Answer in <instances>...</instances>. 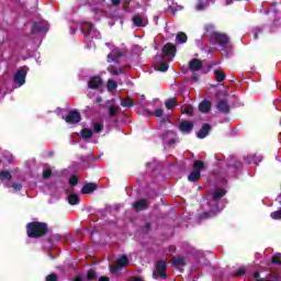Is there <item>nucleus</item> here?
<instances>
[{
	"label": "nucleus",
	"instance_id": "obj_34",
	"mask_svg": "<svg viewBox=\"0 0 281 281\" xmlns=\"http://www.w3.org/2000/svg\"><path fill=\"white\" fill-rule=\"evenodd\" d=\"M117 111H119V108L115 105H112V106H110L109 113L113 117V115H115V113H117Z\"/></svg>",
	"mask_w": 281,
	"mask_h": 281
},
{
	"label": "nucleus",
	"instance_id": "obj_35",
	"mask_svg": "<svg viewBox=\"0 0 281 281\" xmlns=\"http://www.w3.org/2000/svg\"><path fill=\"white\" fill-rule=\"evenodd\" d=\"M95 278V271L89 270L87 274V280H93Z\"/></svg>",
	"mask_w": 281,
	"mask_h": 281
},
{
	"label": "nucleus",
	"instance_id": "obj_40",
	"mask_svg": "<svg viewBox=\"0 0 281 281\" xmlns=\"http://www.w3.org/2000/svg\"><path fill=\"white\" fill-rule=\"evenodd\" d=\"M50 175H52V170H49V169H46V170H44V172H43L44 179H47L48 177H50Z\"/></svg>",
	"mask_w": 281,
	"mask_h": 281
},
{
	"label": "nucleus",
	"instance_id": "obj_1",
	"mask_svg": "<svg viewBox=\"0 0 281 281\" xmlns=\"http://www.w3.org/2000/svg\"><path fill=\"white\" fill-rule=\"evenodd\" d=\"M205 36H207L211 43H216L217 45H227L229 43V37L223 33L214 31V26L206 25Z\"/></svg>",
	"mask_w": 281,
	"mask_h": 281
},
{
	"label": "nucleus",
	"instance_id": "obj_50",
	"mask_svg": "<svg viewBox=\"0 0 281 281\" xmlns=\"http://www.w3.org/2000/svg\"><path fill=\"white\" fill-rule=\"evenodd\" d=\"M97 102H102V99H97Z\"/></svg>",
	"mask_w": 281,
	"mask_h": 281
},
{
	"label": "nucleus",
	"instance_id": "obj_31",
	"mask_svg": "<svg viewBox=\"0 0 281 281\" xmlns=\"http://www.w3.org/2000/svg\"><path fill=\"white\" fill-rule=\"evenodd\" d=\"M272 265H281V254H277L271 259Z\"/></svg>",
	"mask_w": 281,
	"mask_h": 281
},
{
	"label": "nucleus",
	"instance_id": "obj_42",
	"mask_svg": "<svg viewBox=\"0 0 281 281\" xmlns=\"http://www.w3.org/2000/svg\"><path fill=\"white\" fill-rule=\"evenodd\" d=\"M12 188H13V190H15V192H19V190H21L22 186L19 183H13Z\"/></svg>",
	"mask_w": 281,
	"mask_h": 281
},
{
	"label": "nucleus",
	"instance_id": "obj_10",
	"mask_svg": "<svg viewBox=\"0 0 281 281\" xmlns=\"http://www.w3.org/2000/svg\"><path fill=\"white\" fill-rule=\"evenodd\" d=\"M162 52L165 56H172V58H175V54H177V47H175L173 44L168 43L164 46Z\"/></svg>",
	"mask_w": 281,
	"mask_h": 281
},
{
	"label": "nucleus",
	"instance_id": "obj_25",
	"mask_svg": "<svg viewBox=\"0 0 281 281\" xmlns=\"http://www.w3.org/2000/svg\"><path fill=\"white\" fill-rule=\"evenodd\" d=\"M10 179H12V175H10V171H1L0 172L1 181H10Z\"/></svg>",
	"mask_w": 281,
	"mask_h": 281
},
{
	"label": "nucleus",
	"instance_id": "obj_48",
	"mask_svg": "<svg viewBox=\"0 0 281 281\" xmlns=\"http://www.w3.org/2000/svg\"><path fill=\"white\" fill-rule=\"evenodd\" d=\"M232 3V0H226V5H229Z\"/></svg>",
	"mask_w": 281,
	"mask_h": 281
},
{
	"label": "nucleus",
	"instance_id": "obj_13",
	"mask_svg": "<svg viewBox=\"0 0 281 281\" xmlns=\"http://www.w3.org/2000/svg\"><path fill=\"white\" fill-rule=\"evenodd\" d=\"M133 207L136 212H142V210H146L148 207V201L139 200L133 204Z\"/></svg>",
	"mask_w": 281,
	"mask_h": 281
},
{
	"label": "nucleus",
	"instance_id": "obj_45",
	"mask_svg": "<svg viewBox=\"0 0 281 281\" xmlns=\"http://www.w3.org/2000/svg\"><path fill=\"white\" fill-rule=\"evenodd\" d=\"M112 5H120L121 1L120 0H111Z\"/></svg>",
	"mask_w": 281,
	"mask_h": 281
},
{
	"label": "nucleus",
	"instance_id": "obj_44",
	"mask_svg": "<svg viewBox=\"0 0 281 281\" xmlns=\"http://www.w3.org/2000/svg\"><path fill=\"white\" fill-rule=\"evenodd\" d=\"M245 273V268H241L236 272V276H243Z\"/></svg>",
	"mask_w": 281,
	"mask_h": 281
},
{
	"label": "nucleus",
	"instance_id": "obj_6",
	"mask_svg": "<svg viewBox=\"0 0 281 281\" xmlns=\"http://www.w3.org/2000/svg\"><path fill=\"white\" fill-rule=\"evenodd\" d=\"M136 27H146L148 25V18L142 14H136L132 19Z\"/></svg>",
	"mask_w": 281,
	"mask_h": 281
},
{
	"label": "nucleus",
	"instance_id": "obj_41",
	"mask_svg": "<svg viewBox=\"0 0 281 281\" xmlns=\"http://www.w3.org/2000/svg\"><path fill=\"white\" fill-rule=\"evenodd\" d=\"M161 115H164V110L158 109V110L155 111V116L156 117H161Z\"/></svg>",
	"mask_w": 281,
	"mask_h": 281
},
{
	"label": "nucleus",
	"instance_id": "obj_20",
	"mask_svg": "<svg viewBox=\"0 0 281 281\" xmlns=\"http://www.w3.org/2000/svg\"><path fill=\"white\" fill-rule=\"evenodd\" d=\"M214 76L217 82H223V80H225V72L223 70H215Z\"/></svg>",
	"mask_w": 281,
	"mask_h": 281
},
{
	"label": "nucleus",
	"instance_id": "obj_37",
	"mask_svg": "<svg viewBox=\"0 0 281 281\" xmlns=\"http://www.w3.org/2000/svg\"><path fill=\"white\" fill-rule=\"evenodd\" d=\"M177 10H183V7H181V5H175V4H172V5L170 7V11L172 12V14H175V12H176Z\"/></svg>",
	"mask_w": 281,
	"mask_h": 281
},
{
	"label": "nucleus",
	"instance_id": "obj_17",
	"mask_svg": "<svg viewBox=\"0 0 281 281\" xmlns=\"http://www.w3.org/2000/svg\"><path fill=\"white\" fill-rule=\"evenodd\" d=\"M210 133V125L205 124L202 126V128L198 132V137L200 139H204V137H207V134Z\"/></svg>",
	"mask_w": 281,
	"mask_h": 281
},
{
	"label": "nucleus",
	"instance_id": "obj_18",
	"mask_svg": "<svg viewBox=\"0 0 281 281\" xmlns=\"http://www.w3.org/2000/svg\"><path fill=\"white\" fill-rule=\"evenodd\" d=\"M217 109L222 113H227L229 111V105L227 104V101H220L217 103Z\"/></svg>",
	"mask_w": 281,
	"mask_h": 281
},
{
	"label": "nucleus",
	"instance_id": "obj_5",
	"mask_svg": "<svg viewBox=\"0 0 281 281\" xmlns=\"http://www.w3.org/2000/svg\"><path fill=\"white\" fill-rule=\"evenodd\" d=\"M166 262L165 261H158L156 265V271L153 273V278H161L162 280H166Z\"/></svg>",
	"mask_w": 281,
	"mask_h": 281
},
{
	"label": "nucleus",
	"instance_id": "obj_11",
	"mask_svg": "<svg viewBox=\"0 0 281 281\" xmlns=\"http://www.w3.org/2000/svg\"><path fill=\"white\" fill-rule=\"evenodd\" d=\"M88 87L90 89H100L102 87V79L99 76L92 77L88 82Z\"/></svg>",
	"mask_w": 281,
	"mask_h": 281
},
{
	"label": "nucleus",
	"instance_id": "obj_53",
	"mask_svg": "<svg viewBox=\"0 0 281 281\" xmlns=\"http://www.w3.org/2000/svg\"><path fill=\"white\" fill-rule=\"evenodd\" d=\"M173 143V140H170V144H172Z\"/></svg>",
	"mask_w": 281,
	"mask_h": 281
},
{
	"label": "nucleus",
	"instance_id": "obj_16",
	"mask_svg": "<svg viewBox=\"0 0 281 281\" xmlns=\"http://www.w3.org/2000/svg\"><path fill=\"white\" fill-rule=\"evenodd\" d=\"M189 67H190L191 71H199V69H201V67H203V64L199 59H192L189 63Z\"/></svg>",
	"mask_w": 281,
	"mask_h": 281
},
{
	"label": "nucleus",
	"instance_id": "obj_12",
	"mask_svg": "<svg viewBox=\"0 0 281 281\" xmlns=\"http://www.w3.org/2000/svg\"><path fill=\"white\" fill-rule=\"evenodd\" d=\"M212 109V103L209 100H204L199 104V111L201 113H210Z\"/></svg>",
	"mask_w": 281,
	"mask_h": 281
},
{
	"label": "nucleus",
	"instance_id": "obj_26",
	"mask_svg": "<svg viewBox=\"0 0 281 281\" xmlns=\"http://www.w3.org/2000/svg\"><path fill=\"white\" fill-rule=\"evenodd\" d=\"M155 69H157V71H168V64L158 63L155 65Z\"/></svg>",
	"mask_w": 281,
	"mask_h": 281
},
{
	"label": "nucleus",
	"instance_id": "obj_49",
	"mask_svg": "<svg viewBox=\"0 0 281 281\" xmlns=\"http://www.w3.org/2000/svg\"><path fill=\"white\" fill-rule=\"evenodd\" d=\"M134 281H142V279L136 277V278H134Z\"/></svg>",
	"mask_w": 281,
	"mask_h": 281
},
{
	"label": "nucleus",
	"instance_id": "obj_30",
	"mask_svg": "<svg viewBox=\"0 0 281 281\" xmlns=\"http://www.w3.org/2000/svg\"><path fill=\"white\" fill-rule=\"evenodd\" d=\"M134 102L133 99H125V100H121V106H133Z\"/></svg>",
	"mask_w": 281,
	"mask_h": 281
},
{
	"label": "nucleus",
	"instance_id": "obj_3",
	"mask_svg": "<svg viewBox=\"0 0 281 281\" xmlns=\"http://www.w3.org/2000/svg\"><path fill=\"white\" fill-rule=\"evenodd\" d=\"M127 265H130L128 258L126 256H122L113 266H110V271L113 276H117L122 269L126 268Z\"/></svg>",
	"mask_w": 281,
	"mask_h": 281
},
{
	"label": "nucleus",
	"instance_id": "obj_23",
	"mask_svg": "<svg viewBox=\"0 0 281 281\" xmlns=\"http://www.w3.org/2000/svg\"><path fill=\"white\" fill-rule=\"evenodd\" d=\"M108 71L112 74V76H120V74H123L122 69H117L115 66H109Z\"/></svg>",
	"mask_w": 281,
	"mask_h": 281
},
{
	"label": "nucleus",
	"instance_id": "obj_9",
	"mask_svg": "<svg viewBox=\"0 0 281 281\" xmlns=\"http://www.w3.org/2000/svg\"><path fill=\"white\" fill-rule=\"evenodd\" d=\"M122 58V52L120 49L114 48L109 55H108V63H117Z\"/></svg>",
	"mask_w": 281,
	"mask_h": 281
},
{
	"label": "nucleus",
	"instance_id": "obj_19",
	"mask_svg": "<svg viewBox=\"0 0 281 281\" xmlns=\"http://www.w3.org/2000/svg\"><path fill=\"white\" fill-rule=\"evenodd\" d=\"M68 203L70 205H78V203H80V198L78 195H76V194H70L68 196Z\"/></svg>",
	"mask_w": 281,
	"mask_h": 281
},
{
	"label": "nucleus",
	"instance_id": "obj_51",
	"mask_svg": "<svg viewBox=\"0 0 281 281\" xmlns=\"http://www.w3.org/2000/svg\"><path fill=\"white\" fill-rule=\"evenodd\" d=\"M277 281H281V278L277 279Z\"/></svg>",
	"mask_w": 281,
	"mask_h": 281
},
{
	"label": "nucleus",
	"instance_id": "obj_33",
	"mask_svg": "<svg viewBox=\"0 0 281 281\" xmlns=\"http://www.w3.org/2000/svg\"><path fill=\"white\" fill-rule=\"evenodd\" d=\"M173 262H175L176 265H181V266H183V265H186V259H183V258H181V257H178V258H175V259H173Z\"/></svg>",
	"mask_w": 281,
	"mask_h": 281
},
{
	"label": "nucleus",
	"instance_id": "obj_43",
	"mask_svg": "<svg viewBox=\"0 0 281 281\" xmlns=\"http://www.w3.org/2000/svg\"><path fill=\"white\" fill-rule=\"evenodd\" d=\"M41 32V24L36 23L33 27V32Z\"/></svg>",
	"mask_w": 281,
	"mask_h": 281
},
{
	"label": "nucleus",
	"instance_id": "obj_22",
	"mask_svg": "<svg viewBox=\"0 0 281 281\" xmlns=\"http://www.w3.org/2000/svg\"><path fill=\"white\" fill-rule=\"evenodd\" d=\"M176 41H177V43H187L188 35H186V33H183V32H180L177 34Z\"/></svg>",
	"mask_w": 281,
	"mask_h": 281
},
{
	"label": "nucleus",
	"instance_id": "obj_29",
	"mask_svg": "<svg viewBox=\"0 0 281 281\" xmlns=\"http://www.w3.org/2000/svg\"><path fill=\"white\" fill-rule=\"evenodd\" d=\"M93 135V132H91V130H83L81 132V137H83V139H89L91 138Z\"/></svg>",
	"mask_w": 281,
	"mask_h": 281
},
{
	"label": "nucleus",
	"instance_id": "obj_7",
	"mask_svg": "<svg viewBox=\"0 0 281 281\" xmlns=\"http://www.w3.org/2000/svg\"><path fill=\"white\" fill-rule=\"evenodd\" d=\"M80 112L78 111H70L68 115L66 116V122L68 124H78L80 122Z\"/></svg>",
	"mask_w": 281,
	"mask_h": 281
},
{
	"label": "nucleus",
	"instance_id": "obj_38",
	"mask_svg": "<svg viewBox=\"0 0 281 281\" xmlns=\"http://www.w3.org/2000/svg\"><path fill=\"white\" fill-rule=\"evenodd\" d=\"M69 183H70V186H77V184H78V177L72 176V177L69 179Z\"/></svg>",
	"mask_w": 281,
	"mask_h": 281
},
{
	"label": "nucleus",
	"instance_id": "obj_32",
	"mask_svg": "<svg viewBox=\"0 0 281 281\" xmlns=\"http://www.w3.org/2000/svg\"><path fill=\"white\" fill-rule=\"evenodd\" d=\"M271 218H273L274 221H280L281 218V209L279 211H274L271 213Z\"/></svg>",
	"mask_w": 281,
	"mask_h": 281
},
{
	"label": "nucleus",
	"instance_id": "obj_21",
	"mask_svg": "<svg viewBox=\"0 0 281 281\" xmlns=\"http://www.w3.org/2000/svg\"><path fill=\"white\" fill-rule=\"evenodd\" d=\"M223 196H225V190H223V189H217L213 193L214 201H218V199H223Z\"/></svg>",
	"mask_w": 281,
	"mask_h": 281
},
{
	"label": "nucleus",
	"instance_id": "obj_28",
	"mask_svg": "<svg viewBox=\"0 0 281 281\" xmlns=\"http://www.w3.org/2000/svg\"><path fill=\"white\" fill-rule=\"evenodd\" d=\"M182 113H186L187 115H192L194 113V109L192 105H183L181 108Z\"/></svg>",
	"mask_w": 281,
	"mask_h": 281
},
{
	"label": "nucleus",
	"instance_id": "obj_4",
	"mask_svg": "<svg viewBox=\"0 0 281 281\" xmlns=\"http://www.w3.org/2000/svg\"><path fill=\"white\" fill-rule=\"evenodd\" d=\"M205 168V165L201 160H195L193 164V171L189 175V181H199L201 179V170Z\"/></svg>",
	"mask_w": 281,
	"mask_h": 281
},
{
	"label": "nucleus",
	"instance_id": "obj_15",
	"mask_svg": "<svg viewBox=\"0 0 281 281\" xmlns=\"http://www.w3.org/2000/svg\"><path fill=\"white\" fill-rule=\"evenodd\" d=\"M193 127L194 125L192 124V122L184 121L180 123V131H182V133H190V131H192Z\"/></svg>",
	"mask_w": 281,
	"mask_h": 281
},
{
	"label": "nucleus",
	"instance_id": "obj_36",
	"mask_svg": "<svg viewBox=\"0 0 281 281\" xmlns=\"http://www.w3.org/2000/svg\"><path fill=\"white\" fill-rule=\"evenodd\" d=\"M58 277L55 273L48 274L46 281H57Z\"/></svg>",
	"mask_w": 281,
	"mask_h": 281
},
{
	"label": "nucleus",
	"instance_id": "obj_27",
	"mask_svg": "<svg viewBox=\"0 0 281 281\" xmlns=\"http://www.w3.org/2000/svg\"><path fill=\"white\" fill-rule=\"evenodd\" d=\"M117 89V82L113 79L108 80V91H115Z\"/></svg>",
	"mask_w": 281,
	"mask_h": 281
},
{
	"label": "nucleus",
	"instance_id": "obj_24",
	"mask_svg": "<svg viewBox=\"0 0 281 281\" xmlns=\"http://www.w3.org/2000/svg\"><path fill=\"white\" fill-rule=\"evenodd\" d=\"M177 105V100L176 99H168L166 102H165V106L166 109H175Z\"/></svg>",
	"mask_w": 281,
	"mask_h": 281
},
{
	"label": "nucleus",
	"instance_id": "obj_46",
	"mask_svg": "<svg viewBox=\"0 0 281 281\" xmlns=\"http://www.w3.org/2000/svg\"><path fill=\"white\" fill-rule=\"evenodd\" d=\"M99 281H109V278H108V277H101V278L99 279Z\"/></svg>",
	"mask_w": 281,
	"mask_h": 281
},
{
	"label": "nucleus",
	"instance_id": "obj_52",
	"mask_svg": "<svg viewBox=\"0 0 281 281\" xmlns=\"http://www.w3.org/2000/svg\"><path fill=\"white\" fill-rule=\"evenodd\" d=\"M82 32H85V27H82Z\"/></svg>",
	"mask_w": 281,
	"mask_h": 281
},
{
	"label": "nucleus",
	"instance_id": "obj_14",
	"mask_svg": "<svg viewBox=\"0 0 281 281\" xmlns=\"http://www.w3.org/2000/svg\"><path fill=\"white\" fill-rule=\"evenodd\" d=\"M98 190V186L95 183H88L83 186L81 189L82 194H91V192H95Z\"/></svg>",
	"mask_w": 281,
	"mask_h": 281
},
{
	"label": "nucleus",
	"instance_id": "obj_39",
	"mask_svg": "<svg viewBox=\"0 0 281 281\" xmlns=\"http://www.w3.org/2000/svg\"><path fill=\"white\" fill-rule=\"evenodd\" d=\"M102 123H95L94 124V133H100L102 131Z\"/></svg>",
	"mask_w": 281,
	"mask_h": 281
},
{
	"label": "nucleus",
	"instance_id": "obj_8",
	"mask_svg": "<svg viewBox=\"0 0 281 281\" xmlns=\"http://www.w3.org/2000/svg\"><path fill=\"white\" fill-rule=\"evenodd\" d=\"M27 76V70L21 69L18 70L14 77V82L19 85V87H22V85H25V77Z\"/></svg>",
	"mask_w": 281,
	"mask_h": 281
},
{
	"label": "nucleus",
	"instance_id": "obj_47",
	"mask_svg": "<svg viewBox=\"0 0 281 281\" xmlns=\"http://www.w3.org/2000/svg\"><path fill=\"white\" fill-rule=\"evenodd\" d=\"M198 10H203V4H199Z\"/></svg>",
	"mask_w": 281,
	"mask_h": 281
},
{
	"label": "nucleus",
	"instance_id": "obj_2",
	"mask_svg": "<svg viewBox=\"0 0 281 281\" xmlns=\"http://www.w3.org/2000/svg\"><path fill=\"white\" fill-rule=\"evenodd\" d=\"M47 234V225L38 222H33L27 225V235L30 238H41Z\"/></svg>",
	"mask_w": 281,
	"mask_h": 281
}]
</instances>
